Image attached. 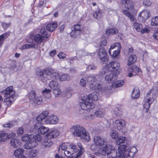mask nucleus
<instances>
[{"instance_id": "obj_2", "label": "nucleus", "mask_w": 158, "mask_h": 158, "mask_svg": "<svg viewBox=\"0 0 158 158\" xmlns=\"http://www.w3.org/2000/svg\"><path fill=\"white\" fill-rule=\"evenodd\" d=\"M101 77L98 75L89 76V88L93 89H98L99 92L107 94L110 92V90L106 87H101L100 81Z\"/></svg>"}, {"instance_id": "obj_50", "label": "nucleus", "mask_w": 158, "mask_h": 158, "mask_svg": "<svg viewBox=\"0 0 158 158\" xmlns=\"http://www.w3.org/2000/svg\"><path fill=\"white\" fill-rule=\"evenodd\" d=\"M54 94L56 97H58L59 95L61 93V91L60 87H58L56 89H52Z\"/></svg>"}, {"instance_id": "obj_56", "label": "nucleus", "mask_w": 158, "mask_h": 158, "mask_svg": "<svg viewBox=\"0 0 158 158\" xmlns=\"http://www.w3.org/2000/svg\"><path fill=\"white\" fill-rule=\"evenodd\" d=\"M54 70L52 69H47L45 70V74L47 75H52Z\"/></svg>"}, {"instance_id": "obj_57", "label": "nucleus", "mask_w": 158, "mask_h": 158, "mask_svg": "<svg viewBox=\"0 0 158 158\" xmlns=\"http://www.w3.org/2000/svg\"><path fill=\"white\" fill-rule=\"evenodd\" d=\"M37 154V151L35 149H33L29 153V155L30 157H34L36 156Z\"/></svg>"}, {"instance_id": "obj_7", "label": "nucleus", "mask_w": 158, "mask_h": 158, "mask_svg": "<svg viewBox=\"0 0 158 158\" xmlns=\"http://www.w3.org/2000/svg\"><path fill=\"white\" fill-rule=\"evenodd\" d=\"M122 145H125L127 146L128 147L127 149L125 151L124 153L125 152V158H133L134 156L135 153L137 152V150L135 147H131L129 151L127 150L129 149L128 144L126 143V144H123Z\"/></svg>"}, {"instance_id": "obj_21", "label": "nucleus", "mask_w": 158, "mask_h": 158, "mask_svg": "<svg viewBox=\"0 0 158 158\" xmlns=\"http://www.w3.org/2000/svg\"><path fill=\"white\" fill-rule=\"evenodd\" d=\"M37 145V143L34 141H31V140L28 143H25L23 145V147L25 149H29L35 147Z\"/></svg>"}, {"instance_id": "obj_52", "label": "nucleus", "mask_w": 158, "mask_h": 158, "mask_svg": "<svg viewBox=\"0 0 158 158\" xmlns=\"http://www.w3.org/2000/svg\"><path fill=\"white\" fill-rule=\"evenodd\" d=\"M33 137L31 141L32 142L34 141L35 142H37V141H39L41 139V137L40 135H36L35 136H34L33 135Z\"/></svg>"}, {"instance_id": "obj_28", "label": "nucleus", "mask_w": 158, "mask_h": 158, "mask_svg": "<svg viewBox=\"0 0 158 158\" xmlns=\"http://www.w3.org/2000/svg\"><path fill=\"white\" fill-rule=\"evenodd\" d=\"M20 144V141L17 139H12L10 141V144L14 148L17 147Z\"/></svg>"}, {"instance_id": "obj_5", "label": "nucleus", "mask_w": 158, "mask_h": 158, "mask_svg": "<svg viewBox=\"0 0 158 158\" xmlns=\"http://www.w3.org/2000/svg\"><path fill=\"white\" fill-rule=\"evenodd\" d=\"M29 98V102L34 105H39L41 103L42 99L41 96L36 98L35 92L34 90L31 91L26 96Z\"/></svg>"}, {"instance_id": "obj_48", "label": "nucleus", "mask_w": 158, "mask_h": 158, "mask_svg": "<svg viewBox=\"0 0 158 158\" xmlns=\"http://www.w3.org/2000/svg\"><path fill=\"white\" fill-rule=\"evenodd\" d=\"M91 8L93 9V10H94L95 12L93 14V15L94 17L95 18H98V17H99L101 16V13L100 12V9H97V10H96L94 9V8H92L91 7Z\"/></svg>"}, {"instance_id": "obj_47", "label": "nucleus", "mask_w": 158, "mask_h": 158, "mask_svg": "<svg viewBox=\"0 0 158 158\" xmlns=\"http://www.w3.org/2000/svg\"><path fill=\"white\" fill-rule=\"evenodd\" d=\"M151 24L153 26L158 25V16L154 17L152 18Z\"/></svg>"}, {"instance_id": "obj_29", "label": "nucleus", "mask_w": 158, "mask_h": 158, "mask_svg": "<svg viewBox=\"0 0 158 158\" xmlns=\"http://www.w3.org/2000/svg\"><path fill=\"white\" fill-rule=\"evenodd\" d=\"M39 44H26L23 45L22 48V49H25L27 48H33L34 49L37 48Z\"/></svg>"}, {"instance_id": "obj_27", "label": "nucleus", "mask_w": 158, "mask_h": 158, "mask_svg": "<svg viewBox=\"0 0 158 158\" xmlns=\"http://www.w3.org/2000/svg\"><path fill=\"white\" fill-rule=\"evenodd\" d=\"M46 137L42 142V144L45 147H50L53 143L52 141L50 139L51 138H48L47 136Z\"/></svg>"}, {"instance_id": "obj_4", "label": "nucleus", "mask_w": 158, "mask_h": 158, "mask_svg": "<svg viewBox=\"0 0 158 158\" xmlns=\"http://www.w3.org/2000/svg\"><path fill=\"white\" fill-rule=\"evenodd\" d=\"M82 102L80 103L81 108L83 110V118L86 119L89 118V95H84L81 99Z\"/></svg>"}, {"instance_id": "obj_15", "label": "nucleus", "mask_w": 158, "mask_h": 158, "mask_svg": "<svg viewBox=\"0 0 158 158\" xmlns=\"http://www.w3.org/2000/svg\"><path fill=\"white\" fill-rule=\"evenodd\" d=\"M120 66V64L118 62L115 61H110L108 64V66H109V69L111 71H118L119 69Z\"/></svg>"}, {"instance_id": "obj_13", "label": "nucleus", "mask_w": 158, "mask_h": 158, "mask_svg": "<svg viewBox=\"0 0 158 158\" xmlns=\"http://www.w3.org/2000/svg\"><path fill=\"white\" fill-rule=\"evenodd\" d=\"M117 76L112 73L107 74L105 77L106 81L109 83L112 84V86L114 82L117 80Z\"/></svg>"}, {"instance_id": "obj_45", "label": "nucleus", "mask_w": 158, "mask_h": 158, "mask_svg": "<svg viewBox=\"0 0 158 158\" xmlns=\"http://www.w3.org/2000/svg\"><path fill=\"white\" fill-rule=\"evenodd\" d=\"M72 31L70 33L71 36L73 38H76L80 34L81 32L71 29Z\"/></svg>"}, {"instance_id": "obj_25", "label": "nucleus", "mask_w": 158, "mask_h": 158, "mask_svg": "<svg viewBox=\"0 0 158 158\" xmlns=\"http://www.w3.org/2000/svg\"><path fill=\"white\" fill-rule=\"evenodd\" d=\"M139 96V88L137 87H135L133 90L131 97L132 98H137Z\"/></svg>"}, {"instance_id": "obj_51", "label": "nucleus", "mask_w": 158, "mask_h": 158, "mask_svg": "<svg viewBox=\"0 0 158 158\" xmlns=\"http://www.w3.org/2000/svg\"><path fill=\"white\" fill-rule=\"evenodd\" d=\"M71 29L76 30L77 31L81 32L82 31V29L81 26L79 24L74 25L71 27Z\"/></svg>"}, {"instance_id": "obj_53", "label": "nucleus", "mask_w": 158, "mask_h": 158, "mask_svg": "<svg viewBox=\"0 0 158 158\" xmlns=\"http://www.w3.org/2000/svg\"><path fill=\"white\" fill-rule=\"evenodd\" d=\"M69 79V76L66 74L62 75L61 77L60 76L59 80L61 81L68 80Z\"/></svg>"}, {"instance_id": "obj_19", "label": "nucleus", "mask_w": 158, "mask_h": 158, "mask_svg": "<svg viewBox=\"0 0 158 158\" xmlns=\"http://www.w3.org/2000/svg\"><path fill=\"white\" fill-rule=\"evenodd\" d=\"M59 134V131L56 130L52 129L49 132L46 134V136L48 138H55L58 136Z\"/></svg>"}, {"instance_id": "obj_37", "label": "nucleus", "mask_w": 158, "mask_h": 158, "mask_svg": "<svg viewBox=\"0 0 158 158\" xmlns=\"http://www.w3.org/2000/svg\"><path fill=\"white\" fill-rule=\"evenodd\" d=\"M126 141V140L125 137L120 136L117 139L116 142L117 145H119L122 143H125Z\"/></svg>"}, {"instance_id": "obj_33", "label": "nucleus", "mask_w": 158, "mask_h": 158, "mask_svg": "<svg viewBox=\"0 0 158 158\" xmlns=\"http://www.w3.org/2000/svg\"><path fill=\"white\" fill-rule=\"evenodd\" d=\"M49 130V128L48 127H45L44 126H41L39 128L38 132L39 134H44L47 132Z\"/></svg>"}, {"instance_id": "obj_58", "label": "nucleus", "mask_w": 158, "mask_h": 158, "mask_svg": "<svg viewBox=\"0 0 158 158\" xmlns=\"http://www.w3.org/2000/svg\"><path fill=\"white\" fill-rule=\"evenodd\" d=\"M118 133L116 131L112 130L111 132L110 136L114 139H116L118 137Z\"/></svg>"}, {"instance_id": "obj_18", "label": "nucleus", "mask_w": 158, "mask_h": 158, "mask_svg": "<svg viewBox=\"0 0 158 158\" xmlns=\"http://www.w3.org/2000/svg\"><path fill=\"white\" fill-rule=\"evenodd\" d=\"M94 141L97 145L102 146L106 143V139L100 136H96L94 138Z\"/></svg>"}, {"instance_id": "obj_61", "label": "nucleus", "mask_w": 158, "mask_h": 158, "mask_svg": "<svg viewBox=\"0 0 158 158\" xmlns=\"http://www.w3.org/2000/svg\"><path fill=\"white\" fill-rule=\"evenodd\" d=\"M1 23L2 27L4 30H6L11 24L10 23H6L4 22H2Z\"/></svg>"}, {"instance_id": "obj_35", "label": "nucleus", "mask_w": 158, "mask_h": 158, "mask_svg": "<svg viewBox=\"0 0 158 158\" xmlns=\"http://www.w3.org/2000/svg\"><path fill=\"white\" fill-rule=\"evenodd\" d=\"M8 138L7 134L4 132L2 131L0 132V141L4 142Z\"/></svg>"}, {"instance_id": "obj_32", "label": "nucleus", "mask_w": 158, "mask_h": 158, "mask_svg": "<svg viewBox=\"0 0 158 158\" xmlns=\"http://www.w3.org/2000/svg\"><path fill=\"white\" fill-rule=\"evenodd\" d=\"M123 121L117 120H116L114 125L117 127V129L119 130H120L124 125Z\"/></svg>"}, {"instance_id": "obj_38", "label": "nucleus", "mask_w": 158, "mask_h": 158, "mask_svg": "<svg viewBox=\"0 0 158 158\" xmlns=\"http://www.w3.org/2000/svg\"><path fill=\"white\" fill-rule=\"evenodd\" d=\"M105 112L103 110H99L94 113V114L98 117L102 118L103 117Z\"/></svg>"}, {"instance_id": "obj_63", "label": "nucleus", "mask_w": 158, "mask_h": 158, "mask_svg": "<svg viewBox=\"0 0 158 158\" xmlns=\"http://www.w3.org/2000/svg\"><path fill=\"white\" fill-rule=\"evenodd\" d=\"M15 100H13L12 101L10 100V99H9V98H6L5 99V101L6 102V104L8 106H10L12 102L14 101Z\"/></svg>"}, {"instance_id": "obj_54", "label": "nucleus", "mask_w": 158, "mask_h": 158, "mask_svg": "<svg viewBox=\"0 0 158 158\" xmlns=\"http://www.w3.org/2000/svg\"><path fill=\"white\" fill-rule=\"evenodd\" d=\"M67 147L63 143L62 144H60L58 148V152L59 153L61 152V150L62 151L66 150Z\"/></svg>"}, {"instance_id": "obj_62", "label": "nucleus", "mask_w": 158, "mask_h": 158, "mask_svg": "<svg viewBox=\"0 0 158 158\" xmlns=\"http://www.w3.org/2000/svg\"><path fill=\"white\" fill-rule=\"evenodd\" d=\"M144 5L147 6H149L151 4V2L149 0H144L143 2Z\"/></svg>"}, {"instance_id": "obj_34", "label": "nucleus", "mask_w": 158, "mask_h": 158, "mask_svg": "<svg viewBox=\"0 0 158 158\" xmlns=\"http://www.w3.org/2000/svg\"><path fill=\"white\" fill-rule=\"evenodd\" d=\"M118 32V30L116 28H113L106 31V33L107 35L116 34Z\"/></svg>"}, {"instance_id": "obj_36", "label": "nucleus", "mask_w": 158, "mask_h": 158, "mask_svg": "<svg viewBox=\"0 0 158 158\" xmlns=\"http://www.w3.org/2000/svg\"><path fill=\"white\" fill-rule=\"evenodd\" d=\"M124 84V81L123 80H119L117 81H115L112 85V86L114 88L120 87L122 86Z\"/></svg>"}, {"instance_id": "obj_9", "label": "nucleus", "mask_w": 158, "mask_h": 158, "mask_svg": "<svg viewBox=\"0 0 158 158\" xmlns=\"http://www.w3.org/2000/svg\"><path fill=\"white\" fill-rule=\"evenodd\" d=\"M128 76L129 77L140 74L141 73L140 69L135 65H132L128 68Z\"/></svg>"}, {"instance_id": "obj_60", "label": "nucleus", "mask_w": 158, "mask_h": 158, "mask_svg": "<svg viewBox=\"0 0 158 158\" xmlns=\"http://www.w3.org/2000/svg\"><path fill=\"white\" fill-rule=\"evenodd\" d=\"M107 43V41L106 40H104L101 41V43L100 44V48L99 49H102L103 48V49H104V48H103V46H106Z\"/></svg>"}, {"instance_id": "obj_44", "label": "nucleus", "mask_w": 158, "mask_h": 158, "mask_svg": "<svg viewBox=\"0 0 158 158\" xmlns=\"http://www.w3.org/2000/svg\"><path fill=\"white\" fill-rule=\"evenodd\" d=\"M123 13L125 15L127 16L130 20L131 21H134V20L135 18L134 16L127 10H123Z\"/></svg>"}, {"instance_id": "obj_12", "label": "nucleus", "mask_w": 158, "mask_h": 158, "mask_svg": "<svg viewBox=\"0 0 158 158\" xmlns=\"http://www.w3.org/2000/svg\"><path fill=\"white\" fill-rule=\"evenodd\" d=\"M112 146L110 145H107L102 149L101 152H95V154L97 156H101V155L106 156L112 150Z\"/></svg>"}, {"instance_id": "obj_24", "label": "nucleus", "mask_w": 158, "mask_h": 158, "mask_svg": "<svg viewBox=\"0 0 158 158\" xmlns=\"http://www.w3.org/2000/svg\"><path fill=\"white\" fill-rule=\"evenodd\" d=\"M48 111H45L36 117V120L37 121L40 122L48 116Z\"/></svg>"}, {"instance_id": "obj_41", "label": "nucleus", "mask_w": 158, "mask_h": 158, "mask_svg": "<svg viewBox=\"0 0 158 158\" xmlns=\"http://www.w3.org/2000/svg\"><path fill=\"white\" fill-rule=\"evenodd\" d=\"M133 26L138 32L142 30V29L143 28L142 25L137 22L134 23Z\"/></svg>"}, {"instance_id": "obj_46", "label": "nucleus", "mask_w": 158, "mask_h": 158, "mask_svg": "<svg viewBox=\"0 0 158 158\" xmlns=\"http://www.w3.org/2000/svg\"><path fill=\"white\" fill-rule=\"evenodd\" d=\"M40 33L43 36L45 37L46 39L48 38L50 35V34H48L47 32L46 31L45 28H42L40 31Z\"/></svg>"}, {"instance_id": "obj_55", "label": "nucleus", "mask_w": 158, "mask_h": 158, "mask_svg": "<svg viewBox=\"0 0 158 158\" xmlns=\"http://www.w3.org/2000/svg\"><path fill=\"white\" fill-rule=\"evenodd\" d=\"M65 155L68 158H72L73 156L74 153H71L70 151L68 150H65L64 152Z\"/></svg>"}, {"instance_id": "obj_31", "label": "nucleus", "mask_w": 158, "mask_h": 158, "mask_svg": "<svg viewBox=\"0 0 158 158\" xmlns=\"http://www.w3.org/2000/svg\"><path fill=\"white\" fill-rule=\"evenodd\" d=\"M33 137V135H26L21 137V140L24 142H29Z\"/></svg>"}, {"instance_id": "obj_42", "label": "nucleus", "mask_w": 158, "mask_h": 158, "mask_svg": "<svg viewBox=\"0 0 158 158\" xmlns=\"http://www.w3.org/2000/svg\"><path fill=\"white\" fill-rule=\"evenodd\" d=\"M109 53L111 56L114 57L117 56L120 53V50H109Z\"/></svg>"}, {"instance_id": "obj_40", "label": "nucleus", "mask_w": 158, "mask_h": 158, "mask_svg": "<svg viewBox=\"0 0 158 158\" xmlns=\"http://www.w3.org/2000/svg\"><path fill=\"white\" fill-rule=\"evenodd\" d=\"M50 92L51 90L50 89H45L43 91L42 93L45 98H49L51 97Z\"/></svg>"}, {"instance_id": "obj_26", "label": "nucleus", "mask_w": 158, "mask_h": 158, "mask_svg": "<svg viewBox=\"0 0 158 158\" xmlns=\"http://www.w3.org/2000/svg\"><path fill=\"white\" fill-rule=\"evenodd\" d=\"M137 57L135 55L132 54L128 57V65H131L134 63L136 61Z\"/></svg>"}, {"instance_id": "obj_30", "label": "nucleus", "mask_w": 158, "mask_h": 158, "mask_svg": "<svg viewBox=\"0 0 158 158\" xmlns=\"http://www.w3.org/2000/svg\"><path fill=\"white\" fill-rule=\"evenodd\" d=\"M49 87L52 89L60 87L59 84L56 81L52 80L49 84Z\"/></svg>"}, {"instance_id": "obj_16", "label": "nucleus", "mask_w": 158, "mask_h": 158, "mask_svg": "<svg viewBox=\"0 0 158 158\" xmlns=\"http://www.w3.org/2000/svg\"><path fill=\"white\" fill-rule=\"evenodd\" d=\"M122 6L130 10H132L133 8V2L130 0H122Z\"/></svg>"}, {"instance_id": "obj_39", "label": "nucleus", "mask_w": 158, "mask_h": 158, "mask_svg": "<svg viewBox=\"0 0 158 158\" xmlns=\"http://www.w3.org/2000/svg\"><path fill=\"white\" fill-rule=\"evenodd\" d=\"M24 150L23 148H19L16 150L14 153L15 156L17 157H19L23 153Z\"/></svg>"}, {"instance_id": "obj_23", "label": "nucleus", "mask_w": 158, "mask_h": 158, "mask_svg": "<svg viewBox=\"0 0 158 158\" xmlns=\"http://www.w3.org/2000/svg\"><path fill=\"white\" fill-rule=\"evenodd\" d=\"M31 37L33 38L35 41L38 43H41L42 41L44 40H46L45 39V37L43 36H41L40 34H37L36 35H31Z\"/></svg>"}, {"instance_id": "obj_43", "label": "nucleus", "mask_w": 158, "mask_h": 158, "mask_svg": "<svg viewBox=\"0 0 158 158\" xmlns=\"http://www.w3.org/2000/svg\"><path fill=\"white\" fill-rule=\"evenodd\" d=\"M114 48L117 49H120L121 48V46L120 43L119 42H116L114 44L111 46L109 49H112Z\"/></svg>"}, {"instance_id": "obj_20", "label": "nucleus", "mask_w": 158, "mask_h": 158, "mask_svg": "<svg viewBox=\"0 0 158 158\" xmlns=\"http://www.w3.org/2000/svg\"><path fill=\"white\" fill-rule=\"evenodd\" d=\"M57 24L56 22L49 23L46 26V29L50 32L53 31L57 27Z\"/></svg>"}, {"instance_id": "obj_64", "label": "nucleus", "mask_w": 158, "mask_h": 158, "mask_svg": "<svg viewBox=\"0 0 158 158\" xmlns=\"http://www.w3.org/2000/svg\"><path fill=\"white\" fill-rule=\"evenodd\" d=\"M86 83V81L83 79H81L80 81V84L82 87H85Z\"/></svg>"}, {"instance_id": "obj_8", "label": "nucleus", "mask_w": 158, "mask_h": 158, "mask_svg": "<svg viewBox=\"0 0 158 158\" xmlns=\"http://www.w3.org/2000/svg\"><path fill=\"white\" fill-rule=\"evenodd\" d=\"M151 13L148 10H144L141 12L139 15L138 20L143 22H144L147 19L151 16Z\"/></svg>"}, {"instance_id": "obj_59", "label": "nucleus", "mask_w": 158, "mask_h": 158, "mask_svg": "<svg viewBox=\"0 0 158 158\" xmlns=\"http://www.w3.org/2000/svg\"><path fill=\"white\" fill-rule=\"evenodd\" d=\"M52 76V77H54L55 79L57 80H59L60 76L59 73L55 72V71H54V73H53Z\"/></svg>"}, {"instance_id": "obj_14", "label": "nucleus", "mask_w": 158, "mask_h": 158, "mask_svg": "<svg viewBox=\"0 0 158 158\" xmlns=\"http://www.w3.org/2000/svg\"><path fill=\"white\" fill-rule=\"evenodd\" d=\"M58 122L57 117L54 114H52L48 116L47 118L45 123L47 124H56Z\"/></svg>"}, {"instance_id": "obj_6", "label": "nucleus", "mask_w": 158, "mask_h": 158, "mask_svg": "<svg viewBox=\"0 0 158 158\" xmlns=\"http://www.w3.org/2000/svg\"><path fill=\"white\" fill-rule=\"evenodd\" d=\"M1 93L4 95L5 98L10 99V100H15V93L13 89L12 86L8 87L2 91Z\"/></svg>"}, {"instance_id": "obj_3", "label": "nucleus", "mask_w": 158, "mask_h": 158, "mask_svg": "<svg viewBox=\"0 0 158 158\" xmlns=\"http://www.w3.org/2000/svg\"><path fill=\"white\" fill-rule=\"evenodd\" d=\"M128 148L127 146L121 145L118 148V153L115 150H112L107 155L108 158H125L124 152Z\"/></svg>"}, {"instance_id": "obj_1", "label": "nucleus", "mask_w": 158, "mask_h": 158, "mask_svg": "<svg viewBox=\"0 0 158 158\" xmlns=\"http://www.w3.org/2000/svg\"><path fill=\"white\" fill-rule=\"evenodd\" d=\"M70 131L74 136L80 138L84 141L89 140V136L86 129L83 127L76 124L72 126L70 129Z\"/></svg>"}, {"instance_id": "obj_49", "label": "nucleus", "mask_w": 158, "mask_h": 158, "mask_svg": "<svg viewBox=\"0 0 158 158\" xmlns=\"http://www.w3.org/2000/svg\"><path fill=\"white\" fill-rule=\"evenodd\" d=\"M109 66H108V64L106 66L104 67L100 73V74L101 75L105 74L107 72L110 71L109 69Z\"/></svg>"}, {"instance_id": "obj_11", "label": "nucleus", "mask_w": 158, "mask_h": 158, "mask_svg": "<svg viewBox=\"0 0 158 158\" xmlns=\"http://www.w3.org/2000/svg\"><path fill=\"white\" fill-rule=\"evenodd\" d=\"M154 88L152 89L150 91V94H152V98H149L145 102L143 105V106L147 110L150 107V105L154 101L155 99L156 98V94H153V91L154 90Z\"/></svg>"}, {"instance_id": "obj_10", "label": "nucleus", "mask_w": 158, "mask_h": 158, "mask_svg": "<svg viewBox=\"0 0 158 158\" xmlns=\"http://www.w3.org/2000/svg\"><path fill=\"white\" fill-rule=\"evenodd\" d=\"M98 94L96 92L89 94V109H92L94 107L95 102L98 99Z\"/></svg>"}, {"instance_id": "obj_22", "label": "nucleus", "mask_w": 158, "mask_h": 158, "mask_svg": "<svg viewBox=\"0 0 158 158\" xmlns=\"http://www.w3.org/2000/svg\"><path fill=\"white\" fill-rule=\"evenodd\" d=\"M37 75L41 81L44 82V80H47V77H46V74H45L44 71L42 70L37 72Z\"/></svg>"}, {"instance_id": "obj_17", "label": "nucleus", "mask_w": 158, "mask_h": 158, "mask_svg": "<svg viewBox=\"0 0 158 158\" xmlns=\"http://www.w3.org/2000/svg\"><path fill=\"white\" fill-rule=\"evenodd\" d=\"M98 55L101 60L103 62H106L108 59V57L106 50H99Z\"/></svg>"}]
</instances>
